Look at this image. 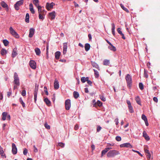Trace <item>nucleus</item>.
I'll use <instances>...</instances> for the list:
<instances>
[{"mask_svg": "<svg viewBox=\"0 0 160 160\" xmlns=\"http://www.w3.org/2000/svg\"><path fill=\"white\" fill-rule=\"evenodd\" d=\"M13 78L14 79L13 81V89H15L18 88V86H19L20 84L18 76L16 72L14 73Z\"/></svg>", "mask_w": 160, "mask_h": 160, "instance_id": "f257e3e1", "label": "nucleus"}, {"mask_svg": "<svg viewBox=\"0 0 160 160\" xmlns=\"http://www.w3.org/2000/svg\"><path fill=\"white\" fill-rule=\"evenodd\" d=\"M120 153L118 151L113 150L110 151L107 154V156L108 158L114 157L115 156L119 155Z\"/></svg>", "mask_w": 160, "mask_h": 160, "instance_id": "f03ea898", "label": "nucleus"}, {"mask_svg": "<svg viewBox=\"0 0 160 160\" xmlns=\"http://www.w3.org/2000/svg\"><path fill=\"white\" fill-rule=\"evenodd\" d=\"M125 79L127 81L128 87H130L132 83V80L131 76L129 74H128L125 77Z\"/></svg>", "mask_w": 160, "mask_h": 160, "instance_id": "7ed1b4c3", "label": "nucleus"}, {"mask_svg": "<svg viewBox=\"0 0 160 160\" xmlns=\"http://www.w3.org/2000/svg\"><path fill=\"white\" fill-rule=\"evenodd\" d=\"M10 33L12 36L17 38H19V36L18 33L13 29L12 27L9 28Z\"/></svg>", "mask_w": 160, "mask_h": 160, "instance_id": "20e7f679", "label": "nucleus"}, {"mask_svg": "<svg viewBox=\"0 0 160 160\" xmlns=\"http://www.w3.org/2000/svg\"><path fill=\"white\" fill-rule=\"evenodd\" d=\"M23 2V0H21L18 1L14 5L15 9L17 10H18L19 9V7L22 5Z\"/></svg>", "mask_w": 160, "mask_h": 160, "instance_id": "39448f33", "label": "nucleus"}, {"mask_svg": "<svg viewBox=\"0 0 160 160\" xmlns=\"http://www.w3.org/2000/svg\"><path fill=\"white\" fill-rule=\"evenodd\" d=\"M65 108L67 110H69L71 107V101L69 99H67L65 102Z\"/></svg>", "mask_w": 160, "mask_h": 160, "instance_id": "423d86ee", "label": "nucleus"}, {"mask_svg": "<svg viewBox=\"0 0 160 160\" xmlns=\"http://www.w3.org/2000/svg\"><path fill=\"white\" fill-rule=\"evenodd\" d=\"M29 65L30 67L33 69L36 68V63L33 60H31L29 62Z\"/></svg>", "mask_w": 160, "mask_h": 160, "instance_id": "0eeeda50", "label": "nucleus"}, {"mask_svg": "<svg viewBox=\"0 0 160 160\" xmlns=\"http://www.w3.org/2000/svg\"><path fill=\"white\" fill-rule=\"evenodd\" d=\"M12 153L15 155L17 152V149L15 144L14 143L12 144Z\"/></svg>", "mask_w": 160, "mask_h": 160, "instance_id": "6e6552de", "label": "nucleus"}, {"mask_svg": "<svg viewBox=\"0 0 160 160\" xmlns=\"http://www.w3.org/2000/svg\"><path fill=\"white\" fill-rule=\"evenodd\" d=\"M121 148L126 147L132 148V145L129 143H126L121 144L120 146Z\"/></svg>", "mask_w": 160, "mask_h": 160, "instance_id": "1a4fd4ad", "label": "nucleus"}, {"mask_svg": "<svg viewBox=\"0 0 160 160\" xmlns=\"http://www.w3.org/2000/svg\"><path fill=\"white\" fill-rule=\"evenodd\" d=\"M55 5L54 3L53 2H51V3H49L48 2H47L46 3V7L47 10L48 11L50 10V9L49 8H52L53 6Z\"/></svg>", "mask_w": 160, "mask_h": 160, "instance_id": "9d476101", "label": "nucleus"}, {"mask_svg": "<svg viewBox=\"0 0 160 160\" xmlns=\"http://www.w3.org/2000/svg\"><path fill=\"white\" fill-rule=\"evenodd\" d=\"M67 44V42L64 43L63 44V53L64 55L67 53L68 47Z\"/></svg>", "mask_w": 160, "mask_h": 160, "instance_id": "9b49d317", "label": "nucleus"}, {"mask_svg": "<svg viewBox=\"0 0 160 160\" xmlns=\"http://www.w3.org/2000/svg\"><path fill=\"white\" fill-rule=\"evenodd\" d=\"M35 30L33 28H31L29 30V32L28 37L29 38H32V37L34 33Z\"/></svg>", "mask_w": 160, "mask_h": 160, "instance_id": "f8f14e48", "label": "nucleus"}, {"mask_svg": "<svg viewBox=\"0 0 160 160\" xmlns=\"http://www.w3.org/2000/svg\"><path fill=\"white\" fill-rule=\"evenodd\" d=\"M59 88L58 82L57 79H56L54 82V88L55 89H58Z\"/></svg>", "mask_w": 160, "mask_h": 160, "instance_id": "ddd939ff", "label": "nucleus"}, {"mask_svg": "<svg viewBox=\"0 0 160 160\" xmlns=\"http://www.w3.org/2000/svg\"><path fill=\"white\" fill-rule=\"evenodd\" d=\"M143 136L146 140L148 141L150 140V138L145 131H144L143 132Z\"/></svg>", "mask_w": 160, "mask_h": 160, "instance_id": "4468645a", "label": "nucleus"}, {"mask_svg": "<svg viewBox=\"0 0 160 160\" xmlns=\"http://www.w3.org/2000/svg\"><path fill=\"white\" fill-rule=\"evenodd\" d=\"M108 48L111 50L113 52H115L116 51V48L114 46H113L112 44L108 46Z\"/></svg>", "mask_w": 160, "mask_h": 160, "instance_id": "2eb2a0df", "label": "nucleus"}, {"mask_svg": "<svg viewBox=\"0 0 160 160\" xmlns=\"http://www.w3.org/2000/svg\"><path fill=\"white\" fill-rule=\"evenodd\" d=\"M44 101L48 106H49L51 105V102L47 98H45L44 99Z\"/></svg>", "mask_w": 160, "mask_h": 160, "instance_id": "dca6fc26", "label": "nucleus"}, {"mask_svg": "<svg viewBox=\"0 0 160 160\" xmlns=\"http://www.w3.org/2000/svg\"><path fill=\"white\" fill-rule=\"evenodd\" d=\"M17 55V49L16 48H14L12 53V57L14 58Z\"/></svg>", "mask_w": 160, "mask_h": 160, "instance_id": "f3484780", "label": "nucleus"}, {"mask_svg": "<svg viewBox=\"0 0 160 160\" xmlns=\"http://www.w3.org/2000/svg\"><path fill=\"white\" fill-rule=\"evenodd\" d=\"M29 6L30 11L31 12L32 14H34L35 13V11L33 8L32 4V3L30 4Z\"/></svg>", "mask_w": 160, "mask_h": 160, "instance_id": "a211bd4d", "label": "nucleus"}, {"mask_svg": "<svg viewBox=\"0 0 160 160\" xmlns=\"http://www.w3.org/2000/svg\"><path fill=\"white\" fill-rule=\"evenodd\" d=\"M135 100L138 104L141 105L140 99L139 96L136 97L135 98Z\"/></svg>", "mask_w": 160, "mask_h": 160, "instance_id": "6ab92c4d", "label": "nucleus"}, {"mask_svg": "<svg viewBox=\"0 0 160 160\" xmlns=\"http://www.w3.org/2000/svg\"><path fill=\"white\" fill-rule=\"evenodd\" d=\"M61 55V52L59 51H57L55 53V57L57 59H58L59 58V57Z\"/></svg>", "mask_w": 160, "mask_h": 160, "instance_id": "aec40b11", "label": "nucleus"}, {"mask_svg": "<svg viewBox=\"0 0 160 160\" xmlns=\"http://www.w3.org/2000/svg\"><path fill=\"white\" fill-rule=\"evenodd\" d=\"M49 15L52 19H53L55 18V12H53L50 13Z\"/></svg>", "mask_w": 160, "mask_h": 160, "instance_id": "412c9836", "label": "nucleus"}, {"mask_svg": "<svg viewBox=\"0 0 160 160\" xmlns=\"http://www.w3.org/2000/svg\"><path fill=\"white\" fill-rule=\"evenodd\" d=\"M2 119L4 121L6 119V118L7 115V112H3L2 114Z\"/></svg>", "mask_w": 160, "mask_h": 160, "instance_id": "4be33fe9", "label": "nucleus"}, {"mask_svg": "<svg viewBox=\"0 0 160 160\" xmlns=\"http://www.w3.org/2000/svg\"><path fill=\"white\" fill-rule=\"evenodd\" d=\"M90 45L89 44V43H86L85 44V50H86V51H88L90 48Z\"/></svg>", "mask_w": 160, "mask_h": 160, "instance_id": "5701e85b", "label": "nucleus"}, {"mask_svg": "<svg viewBox=\"0 0 160 160\" xmlns=\"http://www.w3.org/2000/svg\"><path fill=\"white\" fill-rule=\"evenodd\" d=\"M73 95L74 97L77 99L79 97V95L78 92L76 91H74L73 92Z\"/></svg>", "mask_w": 160, "mask_h": 160, "instance_id": "b1692460", "label": "nucleus"}, {"mask_svg": "<svg viewBox=\"0 0 160 160\" xmlns=\"http://www.w3.org/2000/svg\"><path fill=\"white\" fill-rule=\"evenodd\" d=\"M88 79H89V78L88 77H87L86 78L85 77H82L81 78V80L82 83H84L88 80Z\"/></svg>", "mask_w": 160, "mask_h": 160, "instance_id": "393cba45", "label": "nucleus"}, {"mask_svg": "<svg viewBox=\"0 0 160 160\" xmlns=\"http://www.w3.org/2000/svg\"><path fill=\"white\" fill-rule=\"evenodd\" d=\"M108 149L105 148L102 151L101 157H102L104 155L106 154V153L108 151Z\"/></svg>", "mask_w": 160, "mask_h": 160, "instance_id": "a878e982", "label": "nucleus"}, {"mask_svg": "<svg viewBox=\"0 0 160 160\" xmlns=\"http://www.w3.org/2000/svg\"><path fill=\"white\" fill-rule=\"evenodd\" d=\"M35 52L37 55H39L41 53L40 49L38 48H36L35 50Z\"/></svg>", "mask_w": 160, "mask_h": 160, "instance_id": "bb28decb", "label": "nucleus"}, {"mask_svg": "<svg viewBox=\"0 0 160 160\" xmlns=\"http://www.w3.org/2000/svg\"><path fill=\"white\" fill-rule=\"evenodd\" d=\"M29 14L28 13H27L26 14L25 21L27 23L29 22Z\"/></svg>", "mask_w": 160, "mask_h": 160, "instance_id": "cd10ccee", "label": "nucleus"}, {"mask_svg": "<svg viewBox=\"0 0 160 160\" xmlns=\"http://www.w3.org/2000/svg\"><path fill=\"white\" fill-rule=\"evenodd\" d=\"M7 53V51L4 49H2L1 51V54L2 56L4 55Z\"/></svg>", "mask_w": 160, "mask_h": 160, "instance_id": "c85d7f7f", "label": "nucleus"}, {"mask_svg": "<svg viewBox=\"0 0 160 160\" xmlns=\"http://www.w3.org/2000/svg\"><path fill=\"white\" fill-rule=\"evenodd\" d=\"M128 108L129 109L130 112L131 113H132L134 112V111L133 109V108L132 106L131 105L128 106Z\"/></svg>", "mask_w": 160, "mask_h": 160, "instance_id": "c756f323", "label": "nucleus"}, {"mask_svg": "<svg viewBox=\"0 0 160 160\" xmlns=\"http://www.w3.org/2000/svg\"><path fill=\"white\" fill-rule=\"evenodd\" d=\"M109 61L107 60H105L103 62V64L105 65H108L109 64Z\"/></svg>", "mask_w": 160, "mask_h": 160, "instance_id": "7c9ffc66", "label": "nucleus"}, {"mask_svg": "<svg viewBox=\"0 0 160 160\" xmlns=\"http://www.w3.org/2000/svg\"><path fill=\"white\" fill-rule=\"evenodd\" d=\"M3 42L5 46H7L9 44V42L6 39L3 40Z\"/></svg>", "mask_w": 160, "mask_h": 160, "instance_id": "2f4dec72", "label": "nucleus"}, {"mask_svg": "<svg viewBox=\"0 0 160 160\" xmlns=\"http://www.w3.org/2000/svg\"><path fill=\"white\" fill-rule=\"evenodd\" d=\"M1 5L2 7L4 8H7L8 6L7 4L5 3L4 2H2L1 3Z\"/></svg>", "mask_w": 160, "mask_h": 160, "instance_id": "473e14b6", "label": "nucleus"}, {"mask_svg": "<svg viewBox=\"0 0 160 160\" xmlns=\"http://www.w3.org/2000/svg\"><path fill=\"white\" fill-rule=\"evenodd\" d=\"M93 70L94 72V75H95V77L96 78H98L99 76L98 72L97 70H95V69H94Z\"/></svg>", "mask_w": 160, "mask_h": 160, "instance_id": "72a5a7b5", "label": "nucleus"}, {"mask_svg": "<svg viewBox=\"0 0 160 160\" xmlns=\"http://www.w3.org/2000/svg\"><path fill=\"white\" fill-rule=\"evenodd\" d=\"M19 102H20V103L22 104V107L23 108H25V104L21 98H19Z\"/></svg>", "mask_w": 160, "mask_h": 160, "instance_id": "f704fd0d", "label": "nucleus"}, {"mask_svg": "<svg viewBox=\"0 0 160 160\" xmlns=\"http://www.w3.org/2000/svg\"><path fill=\"white\" fill-rule=\"evenodd\" d=\"M38 11L39 14L43 13V12L42 9V7L41 6L38 7Z\"/></svg>", "mask_w": 160, "mask_h": 160, "instance_id": "c9c22d12", "label": "nucleus"}, {"mask_svg": "<svg viewBox=\"0 0 160 160\" xmlns=\"http://www.w3.org/2000/svg\"><path fill=\"white\" fill-rule=\"evenodd\" d=\"M139 86L140 89L142 90L143 89V85L141 82H140L139 84Z\"/></svg>", "mask_w": 160, "mask_h": 160, "instance_id": "e433bc0d", "label": "nucleus"}, {"mask_svg": "<svg viewBox=\"0 0 160 160\" xmlns=\"http://www.w3.org/2000/svg\"><path fill=\"white\" fill-rule=\"evenodd\" d=\"M92 65L94 67H95L97 68H99L98 65L95 62H93L92 63Z\"/></svg>", "mask_w": 160, "mask_h": 160, "instance_id": "4c0bfd02", "label": "nucleus"}, {"mask_svg": "<svg viewBox=\"0 0 160 160\" xmlns=\"http://www.w3.org/2000/svg\"><path fill=\"white\" fill-rule=\"evenodd\" d=\"M121 7L122 8L126 11L127 12H129V10L126 8H125L123 5H122V4H121Z\"/></svg>", "mask_w": 160, "mask_h": 160, "instance_id": "58836bf2", "label": "nucleus"}, {"mask_svg": "<svg viewBox=\"0 0 160 160\" xmlns=\"http://www.w3.org/2000/svg\"><path fill=\"white\" fill-rule=\"evenodd\" d=\"M44 126L45 128L48 129H50V127L49 125H48L47 122L44 124Z\"/></svg>", "mask_w": 160, "mask_h": 160, "instance_id": "ea45409f", "label": "nucleus"}, {"mask_svg": "<svg viewBox=\"0 0 160 160\" xmlns=\"http://www.w3.org/2000/svg\"><path fill=\"white\" fill-rule=\"evenodd\" d=\"M142 118L143 119L144 121L147 120V118L146 117L145 115L143 114L142 116Z\"/></svg>", "mask_w": 160, "mask_h": 160, "instance_id": "a19ab883", "label": "nucleus"}, {"mask_svg": "<svg viewBox=\"0 0 160 160\" xmlns=\"http://www.w3.org/2000/svg\"><path fill=\"white\" fill-rule=\"evenodd\" d=\"M144 77L146 78H148V72L146 71L145 69H144Z\"/></svg>", "mask_w": 160, "mask_h": 160, "instance_id": "79ce46f5", "label": "nucleus"}, {"mask_svg": "<svg viewBox=\"0 0 160 160\" xmlns=\"http://www.w3.org/2000/svg\"><path fill=\"white\" fill-rule=\"evenodd\" d=\"M42 14H39V19L43 20L44 19V17L42 16Z\"/></svg>", "mask_w": 160, "mask_h": 160, "instance_id": "37998d69", "label": "nucleus"}, {"mask_svg": "<svg viewBox=\"0 0 160 160\" xmlns=\"http://www.w3.org/2000/svg\"><path fill=\"white\" fill-rule=\"evenodd\" d=\"M97 104L98 106H101L102 105V103L100 101H98L97 103H95V104Z\"/></svg>", "mask_w": 160, "mask_h": 160, "instance_id": "c03bdc74", "label": "nucleus"}, {"mask_svg": "<svg viewBox=\"0 0 160 160\" xmlns=\"http://www.w3.org/2000/svg\"><path fill=\"white\" fill-rule=\"evenodd\" d=\"M115 139L117 141H120L121 140V138L120 136H117Z\"/></svg>", "mask_w": 160, "mask_h": 160, "instance_id": "a18cd8bd", "label": "nucleus"}, {"mask_svg": "<svg viewBox=\"0 0 160 160\" xmlns=\"http://www.w3.org/2000/svg\"><path fill=\"white\" fill-rule=\"evenodd\" d=\"M64 143L63 142H60L58 143V145L62 148L64 147Z\"/></svg>", "mask_w": 160, "mask_h": 160, "instance_id": "49530a36", "label": "nucleus"}, {"mask_svg": "<svg viewBox=\"0 0 160 160\" xmlns=\"http://www.w3.org/2000/svg\"><path fill=\"white\" fill-rule=\"evenodd\" d=\"M44 91L45 92L46 95H48V89L46 87H44Z\"/></svg>", "mask_w": 160, "mask_h": 160, "instance_id": "de8ad7c7", "label": "nucleus"}, {"mask_svg": "<svg viewBox=\"0 0 160 160\" xmlns=\"http://www.w3.org/2000/svg\"><path fill=\"white\" fill-rule=\"evenodd\" d=\"M102 129V128L99 126H98L97 128V132H99Z\"/></svg>", "mask_w": 160, "mask_h": 160, "instance_id": "09e8293b", "label": "nucleus"}, {"mask_svg": "<svg viewBox=\"0 0 160 160\" xmlns=\"http://www.w3.org/2000/svg\"><path fill=\"white\" fill-rule=\"evenodd\" d=\"M28 153V150L26 148H24L23 151V153L24 155H26Z\"/></svg>", "mask_w": 160, "mask_h": 160, "instance_id": "8fccbe9b", "label": "nucleus"}, {"mask_svg": "<svg viewBox=\"0 0 160 160\" xmlns=\"http://www.w3.org/2000/svg\"><path fill=\"white\" fill-rule=\"evenodd\" d=\"M26 91L24 90H23L22 91V95L23 96H24L26 95Z\"/></svg>", "mask_w": 160, "mask_h": 160, "instance_id": "3c124183", "label": "nucleus"}, {"mask_svg": "<svg viewBox=\"0 0 160 160\" xmlns=\"http://www.w3.org/2000/svg\"><path fill=\"white\" fill-rule=\"evenodd\" d=\"M34 150L33 151L35 152H38V149L37 148L35 147V145L33 146Z\"/></svg>", "mask_w": 160, "mask_h": 160, "instance_id": "603ef678", "label": "nucleus"}, {"mask_svg": "<svg viewBox=\"0 0 160 160\" xmlns=\"http://www.w3.org/2000/svg\"><path fill=\"white\" fill-rule=\"evenodd\" d=\"M117 31L120 34H121L122 33V32L121 31V28H118L117 29Z\"/></svg>", "mask_w": 160, "mask_h": 160, "instance_id": "864d4df0", "label": "nucleus"}, {"mask_svg": "<svg viewBox=\"0 0 160 160\" xmlns=\"http://www.w3.org/2000/svg\"><path fill=\"white\" fill-rule=\"evenodd\" d=\"M34 101H35V102H36V100H37V94H36V93H34Z\"/></svg>", "mask_w": 160, "mask_h": 160, "instance_id": "5fc2aeb1", "label": "nucleus"}, {"mask_svg": "<svg viewBox=\"0 0 160 160\" xmlns=\"http://www.w3.org/2000/svg\"><path fill=\"white\" fill-rule=\"evenodd\" d=\"M78 128H79L78 125L77 124H76V125H75V126L74 127V130H77L78 129Z\"/></svg>", "mask_w": 160, "mask_h": 160, "instance_id": "6e6d98bb", "label": "nucleus"}, {"mask_svg": "<svg viewBox=\"0 0 160 160\" xmlns=\"http://www.w3.org/2000/svg\"><path fill=\"white\" fill-rule=\"evenodd\" d=\"M146 154L147 158H148L150 159L151 158V154H150V152H149Z\"/></svg>", "mask_w": 160, "mask_h": 160, "instance_id": "4d7b16f0", "label": "nucleus"}, {"mask_svg": "<svg viewBox=\"0 0 160 160\" xmlns=\"http://www.w3.org/2000/svg\"><path fill=\"white\" fill-rule=\"evenodd\" d=\"M112 31L115 30V26L114 24V23H112Z\"/></svg>", "mask_w": 160, "mask_h": 160, "instance_id": "13d9d810", "label": "nucleus"}, {"mask_svg": "<svg viewBox=\"0 0 160 160\" xmlns=\"http://www.w3.org/2000/svg\"><path fill=\"white\" fill-rule=\"evenodd\" d=\"M0 153L2 157H5L6 158L5 154L3 151H2V152H0Z\"/></svg>", "mask_w": 160, "mask_h": 160, "instance_id": "bf43d9fd", "label": "nucleus"}, {"mask_svg": "<svg viewBox=\"0 0 160 160\" xmlns=\"http://www.w3.org/2000/svg\"><path fill=\"white\" fill-rule=\"evenodd\" d=\"M38 88L35 87L34 89V93H36L37 94L38 92Z\"/></svg>", "mask_w": 160, "mask_h": 160, "instance_id": "052dcab7", "label": "nucleus"}, {"mask_svg": "<svg viewBox=\"0 0 160 160\" xmlns=\"http://www.w3.org/2000/svg\"><path fill=\"white\" fill-rule=\"evenodd\" d=\"M100 98L103 101H106V98L102 96L100 97Z\"/></svg>", "mask_w": 160, "mask_h": 160, "instance_id": "680f3d73", "label": "nucleus"}, {"mask_svg": "<svg viewBox=\"0 0 160 160\" xmlns=\"http://www.w3.org/2000/svg\"><path fill=\"white\" fill-rule=\"evenodd\" d=\"M114 121L115 122L116 124L118 125V118H116Z\"/></svg>", "mask_w": 160, "mask_h": 160, "instance_id": "e2e57ef3", "label": "nucleus"}, {"mask_svg": "<svg viewBox=\"0 0 160 160\" xmlns=\"http://www.w3.org/2000/svg\"><path fill=\"white\" fill-rule=\"evenodd\" d=\"M153 101L156 102H158V99L156 97H154L153 98Z\"/></svg>", "mask_w": 160, "mask_h": 160, "instance_id": "0e129e2a", "label": "nucleus"}, {"mask_svg": "<svg viewBox=\"0 0 160 160\" xmlns=\"http://www.w3.org/2000/svg\"><path fill=\"white\" fill-rule=\"evenodd\" d=\"M87 83L88 84L90 85L91 86L92 85V82L91 81L89 80V79H88V80L87 81Z\"/></svg>", "mask_w": 160, "mask_h": 160, "instance_id": "69168bd1", "label": "nucleus"}, {"mask_svg": "<svg viewBox=\"0 0 160 160\" xmlns=\"http://www.w3.org/2000/svg\"><path fill=\"white\" fill-rule=\"evenodd\" d=\"M114 145L113 144H111L110 143H108L107 144V147H110V146H113Z\"/></svg>", "mask_w": 160, "mask_h": 160, "instance_id": "338daca9", "label": "nucleus"}, {"mask_svg": "<svg viewBox=\"0 0 160 160\" xmlns=\"http://www.w3.org/2000/svg\"><path fill=\"white\" fill-rule=\"evenodd\" d=\"M144 150V152L146 154H147V153L149 152V151L148 149H147V148H145Z\"/></svg>", "mask_w": 160, "mask_h": 160, "instance_id": "774afa93", "label": "nucleus"}]
</instances>
